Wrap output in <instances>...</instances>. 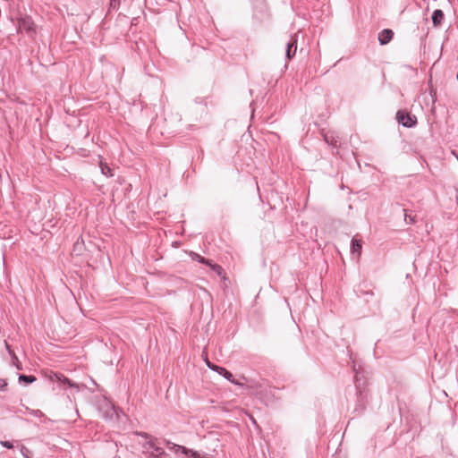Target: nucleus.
<instances>
[{
  "mask_svg": "<svg viewBox=\"0 0 458 458\" xmlns=\"http://www.w3.org/2000/svg\"><path fill=\"white\" fill-rule=\"evenodd\" d=\"M404 211V220L407 224H413L415 223V217L411 216V215H408L406 213V209H403Z\"/></svg>",
  "mask_w": 458,
  "mask_h": 458,
  "instance_id": "obj_17",
  "label": "nucleus"
},
{
  "mask_svg": "<svg viewBox=\"0 0 458 458\" xmlns=\"http://www.w3.org/2000/svg\"><path fill=\"white\" fill-rule=\"evenodd\" d=\"M140 435H141L142 437H148V434H147V433H141Z\"/></svg>",
  "mask_w": 458,
  "mask_h": 458,
  "instance_id": "obj_28",
  "label": "nucleus"
},
{
  "mask_svg": "<svg viewBox=\"0 0 458 458\" xmlns=\"http://www.w3.org/2000/svg\"><path fill=\"white\" fill-rule=\"evenodd\" d=\"M444 13L442 10L437 9L432 13V23L435 27L441 25L444 20Z\"/></svg>",
  "mask_w": 458,
  "mask_h": 458,
  "instance_id": "obj_7",
  "label": "nucleus"
},
{
  "mask_svg": "<svg viewBox=\"0 0 458 458\" xmlns=\"http://www.w3.org/2000/svg\"><path fill=\"white\" fill-rule=\"evenodd\" d=\"M11 359H12L13 365L15 366V368L17 369H19V370L22 369V365L15 353L11 356Z\"/></svg>",
  "mask_w": 458,
  "mask_h": 458,
  "instance_id": "obj_15",
  "label": "nucleus"
},
{
  "mask_svg": "<svg viewBox=\"0 0 458 458\" xmlns=\"http://www.w3.org/2000/svg\"><path fill=\"white\" fill-rule=\"evenodd\" d=\"M325 138V140L327 142V143H330L332 145H335V143L333 142V137H329L327 134H326L324 136Z\"/></svg>",
  "mask_w": 458,
  "mask_h": 458,
  "instance_id": "obj_23",
  "label": "nucleus"
},
{
  "mask_svg": "<svg viewBox=\"0 0 458 458\" xmlns=\"http://www.w3.org/2000/svg\"><path fill=\"white\" fill-rule=\"evenodd\" d=\"M212 270L220 277L223 279H225V273L224 268L220 265H213Z\"/></svg>",
  "mask_w": 458,
  "mask_h": 458,
  "instance_id": "obj_13",
  "label": "nucleus"
},
{
  "mask_svg": "<svg viewBox=\"0 0 458 458\" xmlns=\"http://www.w3.org/2000/svg\"><path fill=\"white\" fill-rule=\"evenodd\" d=\"M203 264L209 266L212 268V266L215 265L212 260L206 259V262Z\"/></svg>",
  "mask_w": 458,
  "mask_h": 458,
  "instance_id": "obj_24",
  "label": "nucleus"
},
{
  "mask_svg": "<svg viewBox=\"0 0 458 458\" xmlns=\"http://www.w3.org/2000/svg\"><path fill=\"white\" fill-rule=\"evenodd\" d=\"M7 386V383L4 379L0 378V390L4 391L5 390Z\"/></svg>",
  "mask_w": 458,
  "mask_h": 458,
  "instance_id": "obj_22",
  "label": "nucleus"
},
{
  "mask_svg": "<svg viewBox=\"0 0 458 458\" xmlns=\"http://www.w3.org/2000/svg\"><path fill=\"white\" fill-rule=\"evenodd\" d=\"M393 37V30L389 29H385L378 34V41L381 45H386L392 40Z\"/></svg>",
  "mask_w": 458,
  "mask_h": 458,
  "instance_id": "obj_5",
  "label": "nucleus"
},
{
  "mask_svg": "<svg viewBox=\"0 0 458 458\" xmlns=\"http://www.w3.org/2000/svg\"><path fill=\"white\" fill-rule=\"evenodd\" d=\"M216 368L217 369V373L222 375L225 378H226L230 382L238 385V383L234 381L233 376L230 371H228L227 369H225V368H222V367H216Z\"/></svg>",
  "mask_w": 458,
  "mask_h": 458,
  "instance_id": "obj_9",
  "label": "nucleus"
},
{
  "mask_svg": "<svg viewBox=\"0 0 458 458\" xmlns=\"http://www.w3.org/2000/svg\"><path fill=\"white\" fill-rule=\"evenodd\" d=\"M206 363H207V366L211 369L212 370L214 371H216L217 372V369L216 367H218L217 365H215L213 363H211L208 360H206Z\"/></svg>",
  "mask_w": 458,
  "mask_h": 458,
  "instance_id": "obj_20",
  "label": "nucleus"
},
{
  "mask_svg": "<svg viewBox=\"0 0 458 458\" xmlns=\"http://www.w3.org/2000/svg\"><path fill=\"white\" fill-rule=\"evenodd\" d=\"M148 444L150 447L153 449L149 455V458H162L164 455L166 454L163 448L156 446L152 442H149Z\"/></svg>",
  "mask_w": 458,
  "mask_h": 458,
  "instance_id": "obj_8",
  "label": "nucleus"
},
{
  "mask_svg": "<svg viewBox=\"0 0 458 458\" xmlns=\"http://www.w3.org/2000/svg\"><path fill=\"white\" fill-rule=\"evenodd\" d=\"M191 257H192V259H194L199 263L203 264L204 262H206V259L198 253H192Z\"/></svg>",
  "mask_w": 458,
  "mask_h": 458,
  "instance_id": "obj_18",
  "label": "nucleus"
},
{
  "mask_svg": "<svg viewBox=\"0 0 458 458\" xmlns=\"http://www.w3.org/2000/svg\"><path fill=\"white\" fill-rule=\"evenodd\" d=\"M198 458H211V457H209L208 455H203V456L199 455V457H198Z\"/></svg>",
  "mask_w": 458,
  "mask_h": 458,
  "instance_id": "obj_27",
  "label": "nucleus"
},
{
  "mask_svg": "<svg viewBox=\"0 0 458 458\" xmlns=\"http://www.w3.org/2000/svg\"><path fill=\"white\" fill-rule=\"evenodd\" d=\"M81 244L77 242L75 244H74V250H81Z\"/></svg>",
  "mask_w": 458,
  "mask_h": 458,
  "instance_id": "obj_25",
  "label": "nucleus"
},
{
  "mask_svg": "<svg viewBox=\"0 0 458 458\" xmlns=\"http://www.w3.org/2000/svg\"><path fill=\"white\" fill-rule=\"evenodd\" d=\"M4 345H5V349L8 352L10 356L14 354V352L12 350L11 346L9 345V344L6 341H4Z\"/></svg>",
  "mask_w": 458,
  "mask_h": 458,
  "instance_id": "obj_21",
  "label": "nucleus"
},
{
  "mask_svg": "<svg viewBox=\"0 0 458 458\" xmlns=\"http://www.w3.org/2000/svg\"><path fill=\"white\" fill-rule=\"evenodd\" d=\"M356 391H357L358 402L363 403V400L366 397V395L364 396V394H363V390L360 389V386H356Z\"/></svg>",
  "mask_w": 458,
  "mask_h": 458,
  "instance_id": "obj_16",
  "label": "nucleus"
},
{
  "mask_svg": "<svg viewBox=\"0 0 458 458\" xmlns=\"http://www.w3.org/2000/svg\"><path fill=\"white\" fill-rule=\"evenodd\" d=\"M98 410L106 419H112L116 412L114 404L106 397L98 401Z\"/></svg>",
  "mask_w": 458,
  "mask_h": 458,
  "instance_id": "obj_3",
  "label": "nucleus"
},
{
  "mask_svg": "<svg viewBox=\"0 0 458 458\" xmlns=\"http://www.w3.org/2000/svg\"><path fill=\"white\" fill-rule=\"evenodd\" d=\"M396 119L399 123L407 128H411L417 123V117L406 110H399L396 113Z\"/></svg>",
  "mask_w": 458,
  "mask_h": 458,
  "instance_id": "obj_1",
  "label": "nucleus"
},
{
  "mask_svg": "<svg viewBox=\"0 0 458 458\" xmlns=\"http://www.w3.org/2000/svg\"><path fill=\"white\" fill-rule=\"evenodd\" d=\"M36 380H37V378L34 376H30V375L27 376V375H23V374L19 376V382H24L26 384H30Z\"/></svg>",
  "mask_w": 458,
  "mask_h": 458,
  "instance_id": "obj_12",
  "label": "nucleus"
},
{
  "mask_svg": "<svg viewBox=\"0 0 458 458\" xmlns=\"http://www.w3.org/2000/svg\"><path fill=\"white\" fill-rule=\"evenodd\" d=\"M166 446H167L168 449L174 451V453H178L179 451H181L183 454H186V455L190 454L193 458L199 457V452L191 450V449H188L185 446H182V445H176V444L172 443L170 441L166 442Z\"/></svg>",
  "mask_w": 458,
  "mask_h": 458,
  "instance_id": "obj_4",
  "label": "nucleus"
},
{
  "mask_svg": "<svg viewBox=\"0 0 458 458\" xmlns=\"http://www.w3.org/2000/svg\"><path fill=\"white\" fill-rule=\"evenodd\" d=\"M55 377L61 383L67 384L70 386H74V384H72L71 382V380L69 378H67L65 376H64L63 374H55Z\"/></svg>",
  "mask_w": 458,
  "mask_h": 458,
  "instance_id": "obj_14",
  "label": "nucleus"
},
{
  "mask_svg": "<svg viewBox=\"0 0 458 458\" xmlns=\"http://www.w3.org/2000/svg\"><path fill=\"white\" fill-rule=\"evenodd\" d=\"M0 444L4 446V447H6L8 449H12L13 447V443L9 442V441H0Z\"/></svg>",
  "mask_w": 458,
  "mask_h": 458,
  "instance_id": "obj_19",
  "label": "nucleus"
},
{
  "mask_svg": "<svg viewBox=\"0 0 458 458\" xmlns=\"http://www.w3.org/2000/svg\"><path fill=\"white\" fill-rule=\"evenodd\" d=\"M17 25L20 31H25L30 36H33L36 33L35 23L30 16L19 18Z\"/></svg>",
  "mask_w": 458,
  "mask_h": 458,
  "instance_id": "obj_2",
  "label": "nucleus"
},
{
  "mask_svg": "<svg viewBox=\"0 0 458 458\" xmlns=\"http://www.w3.org/2000/svg\"><path fill=\"white\" fill-rule=\"evenodd\" d=\"M99 167L101 169V173L106 175L112 177L114 176L113 170L108 166L106 163H104L102 159L99 160Z\"/></svg>",
  "mask_w": 458,
  "mask_h": 458,
  "instance_id": "obj_10",
  "label": "nucleus"
},
{
  "mask_svg": "<svg viewBox=\"0 0 458 458\" xmlns=\"http://www.w3.org/2000/svg\"><path fill=\"white\" fill-rule=\"evenodd\" d=\"M361 242L356 239L352 240V253H356L358 256L360 255L361 252Z\"/></svg>",
  "mask_w": 458,
  "mask_h": 458,
  "instance_id": "obj_11",
  "label": "nucleus"
},
{
  "mask_svg": "<svg viewBox=\"0 0 458 458\" xmlns=\"http://www.w3.org/2000/svg\"><path fill=\"white\" fill-rule=\"evenodd\" d=\"M296 42H297V39L292 38L291 40L289 42H287V44H286L285 55H286V58L289 60L292 59L296 53V50H297Z\"/></svg>",
  "mask_w": 458,
  "mask_h": 458,
  "instance_id": "obj_6",
  "label": "nucleus"
},
{
  "mask_svg": "<svg viewBox=\"0 0 458 458\" xmlns=\"http://www.w3.org/2000/svg\"><path fill=\"white\" fill-rule=\"evenodd\" d=\"M25 452H27V449H26L24 446H22V447H21V453H22L23 456H24L25 458H29V457H28V455H27V454H26Z\"/></svg>",
  "mask_w": 458,
  "mask_h": 458,
  "instance_id": "obj_26",
  "label": "nucleus"
}]
</instances>
